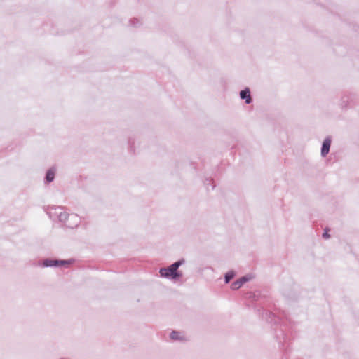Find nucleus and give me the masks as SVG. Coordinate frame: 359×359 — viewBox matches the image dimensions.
Here are the masks:
<instances>
[{"label":"nucleus","instance_id":"nucleus-1","mask_svg":"<svg viewBox=\"0 0 359 359\" xmlns=\"http://www.w3.org/2000/svg\"><path fill=\"white\" fill-rule=\"evenodd\" d=\"M159 273L161 277L172 280H177L182 276V273L180 271H176L173 268H172L171 265L167 268H161Z\"/></svg>","mask_w":359,"mask_h":359},{"label":"nucleus","instance_id":"nucleus-2","mask_svg":"<svg viewBox=\"0 0 359 359\" xmlns=\"http://www.w3.org/2000/svg\"><path fill=\"white\" fill-rule=\"evenodd\" d=\"M74 262V259L69 260H59V259H46L43 262V266L44 267H57L65 265H69Z\"/></svg>","mask_w":359,"mask_h":359},{"label":"nucleus","instance_id":"nucleus-3","mask_svg":"<svg viewBox=\"0 0 359 359\" xmlns=\"http://www.w3.org/2000/svg\"><path fill=\"white\" fill-rule=\"evenodd\" d=\"M250 278H251L248 276H243L241 278L232 283L231 288L233 290H238L245 283L249 281Z\"/></svg>","mask_w":359,"mask_h":359},{"label":"nucleus","instance_id":"nucleus-4","mask_svg":"<svg viewBox=\"0 0 359 359\" xmlns=\"http://www.w3.org/2000/svg\"><path fill=\"white\" fill-rule=\"evenodd\" d=\"M331 144V138L330 137H327L323 142L321 147V156L323 157H325L329 151Z\"/></svg>","mask_w":359,"mask_h":359},{"label":"nucleus","instance_id":"nucleus-5","mask_svg":"<svg viewBox=\"0 0 359 359\" xmlns=\"http://www.w3.org/2000/svg\"><path fill=\"white\" fill-rule=\"evenodd\" d=\"M62 210V207L58 206L55 208H51L48 214L53 220H56L59 217L60 212Z\"/></svg>","mask_w":359,"mask_h":359},{"label":"nucleus","instance_id":"nucleus-6","mask_svg":"<svg viewBox=\"0 0 359 359\" xmlns=\"http://www.w3.org/2000/svg\"><path fill=\"white\" fill-rule=\"evenodd\" d=\"M240 97L242 100H245L246 104H250L252 102L250 91L248 88H245L240 92Z\"/></svg>","mask_w":359,"mask_h":359},{"label":"nucleus","instance_id":"nucleus-7","mask_svg":"<svg viewBox=\"0 0 359 359\" xmlns=\"http://www.w3.org/2000/svg\"><path fill=\"white\" fill-rule=\"evenodd\" d=\"M69 217L72 219H77V215H70L67 212L64 211V209L62 208V210L60 212L59 217L57 219L61 222H65Z\"/></svg>","mask_w":359,"mask_h":359},{"label":"nucleus","instance_id":"nucleus-8","mask_svg":"<svg viewBox=\"0 0 359 359\" xmlns=\"http://www.w3.org/2000/svg\"><path fill=\"white\" fill-rule=\"evenodd\" d=\"M55 169L54 168H50L46 175L45 180L46 182L50 183L54 180Z\"/></svg>","mask_w":359,"mask_h":359},{"label":"nucleus","instance_id":"nucleus-9","mask_svg":"<svg viewBox=\"0 0 359 359\" xmlns=\"http://www.w3.org/2000/svg\"><path fill=\"white\" fill-rule=\"evenodd\" d=\"M234 276H235L234 271H230L227 272L224 276L225 283H229L230 280L233 278Z\"/></svg>","mask_w":359,"mask_h":359},{"label":"nucleus","instance_id":"nucleus-10","mask_svg":"<svg viewBox=\"0 0 359 359\" xmlns=\"http://www.w3.org/2000/svg\"><path fill=\"white\" fill-rule=\"evenodd\" d=\"M184 263V259H182L178 260L177 262H174L173 264H171V266H172V268H173V269H175L176 271H179L178 268L181 265H182Z\"/></svg>","mask_w":359,"mask_h":359},{"label":"nucleus","instance_id":"nucleus-11","mask_svg":"<svg viewBox=\"0 0 359 359\" xmlns=\"http://www.w3.org/2000/svg\"><path fill=\"white\" fill-rule=\"evenodd\" d=\"M180 332L177 331H172L170 333V339L172 340H182V337L180 336Z\"/></svg>","mask_w":359,"mask_h":359},{"label":"nucleus","instance_id":"nucleus-12","mask_svg":"<svg viewBox=\"0 0 359 359\" xmlns=\"http://www.w3.org/2000/svg\"><path fill=\"white\" fill-rule=\"evenodd\" d=\"M129 22H130V25L134 27H138V25H140L139 20L137 18H133V19L130 20Z\"/></svg>","mask_w":359,"mask_h":359},{"label":"nucleus","instance_id":"nucleus-13","mask_svg":"<svg viewBox=\"0 0 359 359\" xmlns=\"http://www.w3.org/2000/svg\"><path fill=\"white\" fill-rule=\"evenodd\" d=\"M341 102H342L341 104H342L343 107H348L349 104H348V97L347 96L342 97Z\"/></svg>","mask_w":359,"mask_h":359},{"label":"nucleus","instance_id":"nucleus-14","mask_svg":"<svg viewBox=\"0 0 359 359\" xmlns=\"http://www.w3.org/2000/svg\"><path fill=\"white\" fill-rule=\"evenodd\" d=\"M323 237L324 238H326V239H327V238H329L330 237V234L328 233V232H327V229H325V232L323 233Z\"/></svg>","mask_w":359,"mask_h":359},{"label":"nucleus","instance_id":"nucleus-15","mask_svg":"<svg viewBox=\"0 0 359 359\" xmlns=\"http://www.w3.org/2000/svg\"><path fill=\"white\" fill-rule=\"evenodd\" d=\"M131 144H132V143H131V141H130V140H129V144H130V147H132Z\"/></svg>","mask_w":359,"mask_h":359}]
</instances>
